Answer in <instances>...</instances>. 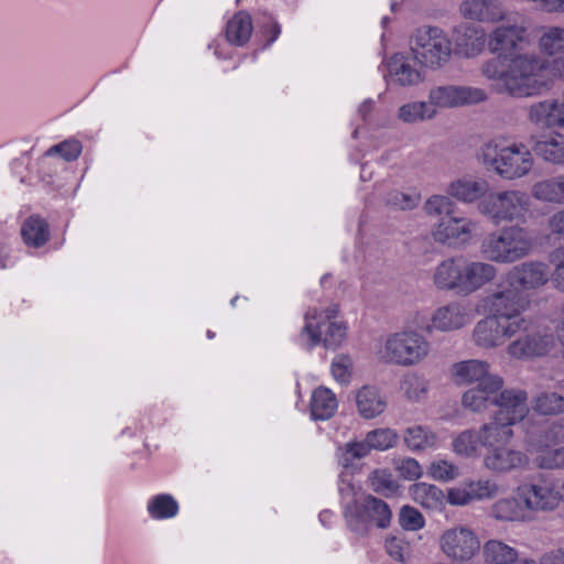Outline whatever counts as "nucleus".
Returning a JSON list of instances; mask_svg holds the SVG:
<instances>
[{
  "label": "nucleus",
  "instance_id": "f257e3e1",
  "mask_svg": "<svg viewBox=\"0 0 564 564\" xmlns=\"http://www.w3.org/2000/svg\"><path fill=\"white\" fill-rule=\"evenodd\" d=\"M530 44L528 26L505 22L487 34V48L495 55L482 62L480 74L492 91L512 98L533 97L549 90L552 79L545 74L549 62L535 52H519Z\"/></svg>",
  "mask_w": 564,
  "mask_h": 564
},
{
  "label": "nucleus",
  "instance_id": "f03ea898",
  "mask_svg": "<svg viewBox=\"0 0 564 564\" xmlns=\"http://www.w3.org/2000/svg\"><path fill=\"white\" fill-rule=\"evenodd\" d=\"M454 207L447 196L435 195L426 200L424 208L427 215L440 217L432 229L434 240L452 248H462L470 241L477 224L457 216Z\"/></svg>",
  "mask_w": 564,
  "mask_h": 564
},
{
  "label": "nucleus",
  "instance_id": "7ed1b4c3",
  "mask_svg": "<svg viewBox=\"0 0 564 564\" xmlns=\"http://www.w3.org/2000/svg\"><path fill=\"white\" fill-rule=\"evenodd\" d=\"M533 238L524 227L513 225L485 236L480 243L482 257L494 263L511 264L528 257Z\"/></svg>",
  "mask_w": 564,
  "mask_h": 564
},
{
  "label": "nucleus",
  "instance_id": "20e7f679",
  "mask_svg": "<svg viewBox=\"0 0 564 564\" xmlns=\"http://www.w3.org/2000/svg\"><path fill=\"white\" fill-rule=\"evenodd\" d=\"M481 159L485 165L494 170L505 180H517L525 176L533 167V156L523 143H508L492 140L481 148Z\"/></svg>",
  "mask_w": 564,
  "mask_h": 564
},
{
  "label": "nucleus",
  "instance_id": "39448f33",
  "mask_svg": "<svg viewBox=\"0 0 564 564\" xmlns=\"http://www.w3.org/2000/svg\"><path fill=\"white\" fill-rule=\"evenodd\" d=\"M338 306L332 304L325 310L310 308L304 316V326L300 333L301 345L311 350L319 344L326 348H337L346 338L347 327L341 322L333 321Z\"/></svg>",
  "mask_w": 564,
  "mask_h": 564
},
{
  "label": "nucleus",
  "instance_id": "423d86ee",
  "mask_svg": "<svg viewBox=\"0 0 564 564\" xmlns=\"http://www.w3.org/2000/svg\"><path fill=\"white\" fill-rule=\"evenodd\" d=\"M413 59L424 68L437 70L452 57V42L438 26L425 25L415 30L411 37Z\"/></svg>",
  "mask_w": 564,
  "mask_h": 564
},
{
  "label": "nucleus",
  "instance_id": "0eeeda50",
  "mask_svg": "<svg viewBox=\"0 0 564 564\" xmlns=\"http://www.w3.org/2000/svg\"><path fill=\"white\" fill-rule=\"evenodd\" d=\"M430 343L415 330H402L389 335L378 357L386 364L412 367L422 362L430 354Z\"/></svg>",
  "mask_w": 564,
  "mask_h": 564
},
{
  "label": "nucleus",
  "instance_id": "6e6552de",
  "mask_svg": "<svg viewBox=\"0 0 564 564\" xmlns=\"http://www.w3.org/2000/svg\"><path fill=\"white\" fill-rule=\"evenodd\" d=\"M531 206L527 193L517 189L489 193L478 203V212L495 226L525 217Z\"/></svg>",
  "mask_w": 564,
  "mask_h": 564
},
{
  "label": "nucleus",
  "instance_id": "1a4fd4ad",
  "mask_svg": "<svg viewBox=\"0 0 564 564\" xmlns=\"http://www.w3.org/2000/svg\"><path fill=\"white\" fill-rule=\"evenodd\" d=\"M528 306L529 301L508 283L498 284L497 289L485 299V307L489 315L510 323V325L522 332H527L530 324L523 316Z\"/></svg>",
  "mask_w": 564,
  "mask_h": 564
},
{
  "label": "nucleus",
  "instance_id": "9d476101",
  "mask_svg": "<svg viewBox=\"0 0 564 564\" xmlns=\"http://www.w3.org/2000/svg\"><path fill=\"white\" fill-rule=\"evenodd\" d=\"M516 492L528 512L552 511L563 499L556 481L544 476L533 477L521 484Z\"/></svg>",
  "mask_w": 564,
  "mask_h": 564
},
{
  "label": "nucleus",
  "instance_id": "9b49d317",
  "mask_svg": "<svg viewBox=\"0 0 564 564\" xmlns=\"http://www.w3.org/2000/svg\"><path fill=\"white\" fill-rule=\"evenodd\" d=\"M345 517L351 531L365 534L371 524L378 528H387L392 518L390 507L383 500L367 496L361 502H349Z\"/></svg>",
  "mask_w": 564,
  "mask_h": 564
},
{
  "label": "nucleus",
  "instance_id": "f8f14e48",
  "mask_svg": "<svg viewBox=\"0 0 564 564\" xmlns=\"http://www.w3.org/2000/svg\"><path fill=\"white\" fill-rule=\"evenodd\" d=\"M438 544L444 555L457 563L473 560L480 550V541L477 534L465 525L446 529L440 535Z\"/></svg>",
  "mask_w": 564,
  "mask_h": 564
},
{
  "label": "nucleus",
  "instance_id": "ddd939ff",
  "mask_svg": "<svg viewBox=\"0 0 564 564\" xmlns=\"http://www.w3.org/2000/svg\"><path fill=\"white\" fill-rule=\"evenodd\" d=\"M485 89L471 86L444 85L433 87L429 91V102L432 108H458L487 100Z\"/></svg>",
  "mask_w": 564,
  "mask_h": 564
},
{
  "label": "nucleus",
  "instance_id": "4468645a",
  "mask_svg": "<svg viewBox=\"0 0 564 564\" xmlns=\"http://www.w3.org/2000/svg\"><path fill=\"white\" fill-rule=\"evenodd\" d=\"M519 333H522V330L488 314L476 323L471 338L476 346L492 349L503 346Z\"/></svg>",
  "mask_w": 564,
  "mask_h": 564
},
{
  "label": "nucleus",
  "instance_id": "2eb2a0df",
  "mask_svg": "<svg viewBox=\"0 0 564 564\" xmlns=\"http://www.w3.org/2000/svg\"><path fill=\"white\" fill-rule=\"evenodd\" d=\"M550 279L546 263L542 261H525L512 267L505 275V281L511 288L523 292L535 291L544 286Z\"/></svg>",
  "mask_w": 564,
  "mask_h": 564
},
{
  "label": "nucleus",
  "instance_id": "dca6fc26",
  "mask_svg": "<svg viewBox=\"0 0 564 564\" xmlns=\"http://www.w3.org/2000/svg\"><path fill=\"white\" fill-rule=\"evenodd\" d=\"M511 341L507 352L516 359H531L547 354L554 346V337L546 330L529 332Z\"/></svg>",
  "mask_w": 564,
  "mask_h": 564
},
{
  "label": "nucleus",
  "instance_id": "f3484780",
  "mask_svg": "<svg viewBox=\"0 0 564 564\" xmlns=\"http://www.w3.org/2000/svg\"><path fill=\"white\" fill-rule=\"evenodd\" d=\"M499 485L492 479L465 481L447 492V502L452 506H467L474 501L490 500L498 496Z\"/></svg>",
  "mask_w": 564,
  "mask_h": 564
},
{
  "label": "nucleus",
  "instance_id": "a211bd4d",
  "mask_svg": "<svg viewBox=\"0 0 564 564\" xmlns=\"http://www.w3.org/2000/svg\"><path fill=\"white\" fill-rule=\"evenodd\" d=\"M497 410L494 415L512 426L521 422L529 414L528 393L522 389H501L497 393Z\"/></svg>",
  "mask_w": 564,
  "mask_h": 564
},
{
  "label": "nucleus",
  "instance_id": "6ab92c4d",
  "mask_svg": "<svg viewBox=\"0 0 564 564\" xmlns=\"http://www.w3.org/2000/svg\"><path fill=\"white\" fill-rule=\"evenodd\" d=\"M503 386L505 381L500 376L485 378L484 381L464 392L462 404L474 413H482L495 405L497 393Z\"/></svg>",
  "mask_w": 564,
  "mask_h": 564
},
{
  "label": "nucleus",
  "instance_id": "aec40b11",
  "mask_svg": "<svg viewBox=\"0 0 564 564\" xmlns=\"http://www.w3.org/2000/svg\"><path fill=\"white\" fill-rule=\"evenodd\" d=\"M482 464L486 469L495 474H508L525 468L529 464V457L521 451L496 446L487 451Z\"/></svg>",
  "mask_w": 564,
  "mask_h": 564
},
{
  "label": "nucleus",
  "instance_id": "412c9836",
  "mask_svg": "<svg viewBox=\"0 0 564 564\" xmlns=\"http://www.w3.org/2000/svg\"><path fill=\"white\" fill-rule=\"evenodd\" d=\"M470 322L468 310L458 302H452L435 310L431 316L427 332H454L463 328Z\"/></svg>",
  "mask_w": 564,
  "mask_h": 564
},
{
  "label": "nucleus",
  "instance_id": "4be33fe9",
  "mask_svg": "<svg viewBox=\"0 0 564 564\" xmlns=\"http://www.w3.org/2000/svg\"><path fill=\"white\" fill-rule=\"evenodd\" d=\"M453 40L457 53L467 58L478 56L487 46L485 30L471 23L457 25L453 31Z\"/></svg>",
  "mask_w": 564,
  "mask_h": 564
},
{
  "label": "nucleus",
  "instance_id": "5701e85b",
  "mask_svg": "<svg viewBox=\"0 0 564 564\" xmlns=\"http://www.w3.org/2000/svg\"><path fill=\"white\" fill-rule=\"evenodd\" d=\"M528 118L540 128L564 129V91L560 99H545L531 105Z\"/></svg>",
  "mask_w": 564,
  "mask_h": 564
},
{
  "label": "nucleus",
  "instance_id": "b1692460",
  "mask_svg": "<svg viewBox=\"0 0 564 564\" xmlns=\"http://www.w3.org/2000/svg\"><path fill=\"white\" fill-rule=\"evenodd\" d=\"M498 274V269L489 262L467 261L463 263V295H469L492 282Z\"/></svg>",
  "mask_w": 564,
  "mask_h": 564
},
{
  "label": "nucleus",
  "instance_id": "393cba45",
  "mask_svg": "<svg viewBox=\"0 0 564 564\" xmlns=\"http://www.w3.org/2000/svg\"><path fill=\"white\" fill-rule=\"evenodd\" d=\"M463 257H453L441 261L434 269L432 280L436 289L462 294Z\"/></svg>",
  "mask_w": 564,
  "mask_h": 564
},
{
  "label": "nucleus",
  "instance_id": "a878e982",
  "mask_svg": "<svg viewBox=\"0 0 564 564\" xmlns=\"http://www.w3.org/2000/svg\"><path fill=\"white\" fill-rule=\"evenodd\" d=\"M459 12L466 19L482 23H496L506 18L499 0H464Z\"/></svg>",
  "mask_w": 564,
  "mask_h": 564
},
{
  "label": "nucleus",
  "instance_id": "bb28decb",
  "mask_svg": "<svg viewBox=\"0 0 564 564\" xmlns=\"http://www.w3.org/2000/svg\"><path fill=\"white\" fill-rule=\"evenodd\" d=\"M540 52L547 56L553 57L549 61V67L545 74L553 80V77H558L555 73L553 64L555 61L564 57V28L562 26H543L538 40Z\"/></svg>",
  "mask_w": 564,
  "mask_h": 564
},
{
  "label": "nucleus",
  "instance_id": "cd10ccee",
  "mask_svg": "<svg viewBox=\"0 0 564 564\" xmlns=\"http://www.w3.org/2000/svg\"><path fill=\"white\" fill-rule=\"evenodd\" d=\"M387 74L393 83L402 87L415 86L424 80V73L403 54H394L388 59Z\"/></svg>",
  "mask_w": 564,
  "mask_h": 564
},
{
  "label": "nucleus",
  "instance_id": "c85d7f7f",
  "mask_svg": "<svg viewBox=\"0 0 564 564\" xmlns=\"http://www.w3.org/2000/svg\"><path fill=\"white\" fill-rule=\"evenodd\" d=\"M356 405L364 419L381 415L388 405L386 394L376 386L366 384L356 391Z\"/></svg>",
  "mask_w": 564,
  "mask_h": 564
},
{
  "label": "nucleus",
  "instance_id": "c756f323",
  "mask_svg": "<svg viewBox=\"0 0 564 564\" xmlns=\"http://www.w3.org/2000/svg\"><path fill=\"white\" fill-rule=\"evenodd\" d=\"M489 368V364L485 360L470 359L454 364L451 371L456 383L468 384L473 382L480 383L485 378L499 376L490 373Z\"/></svg>",
  "mask_w": 564,
  "mask_h": 564
},
{
  "label": "nucleus",
  "instance_id": "7c9ffc66",
  "mask_svg": "<svg viewBox=\"0 0 564 564\" xmlns=\"http://www.w3.org/2000/svg\"><path fill=\"white\" fill-rule=\"evenodd\" d=\"M489 184L482 178H462L449 184L447 193L452 197L464 202L474 203L486 197L489 193Z\"/></svg>",
  "mask_w": 564,
  "mask_h": 564
},
{
  "label": "nucleus",
  "instance_id": "2f4dec72",
  "mask_svg": "<svg viewBox=\"0 0 564 564\" xmlns=\"http://www.w3.org/2000/svg\"><path fill=\"white\" fill-rule=\"evenodd\" d=\"M478 433L480 445L487 449L508 443L513 437L512 425L503 420H497L496 415L490 422L482 424Z\"/></svg>",
  "mask_w": 564,
  "mask_h": 564
},
{
  "label": "nucleus",
  "instance_id": "473e14b6",
  "mask_svg": "<svg viewBox=\"0 0 564 564\" xmlns=\"http://www.w3.org/2000/svg\"><path fill=\"white\" fill-rule=\"evenodd\" d=\"M410 495L415 503L432 511H441L447 501V495L441 488L426 482L413 484Z\"/></svg>",
  "mask_w": 564,
  "mask_h": 564
},
{
  "label": "nucleus",
  "instance_id": "72a5a7b5",
  "mask_svg": "<svg viewBox=\"0 0 564 564\" xmlns=\"http://www.w3.org/2000/svg\"><path fill=\"white\" fill-rule=\"evenodd\" d=\"M482 558L486 564H516L519 552L502 540L489 539L482 545Z\"/></svg>",
  "mask_w": 564,
  "mask_h": 564
},
{
  "label": "nucleus",
  "instance_id": "f704fd0d",
  "mask_svg": "<svg viewBox=\"0 0 564 564\" xmlns=\"http://www.w3.org/2000/svg\"><path fill=\"white\" fill-rule=\"evenodd\" d=\"M531 195L541 202L564 205V175L534 183L531 188Z\"/></svg>",
  "mask_w": 564,
  "mask_h": 564
},
{
  "label": "nucleus",
  "instance_id": "c9c22d12",
  "mask_svg": "<svg viewBox=\"0 0 564 564\" xmlns=\"http://www.w3.org/2000/svg\"><path fill=\"white\" fill-rule=\"evenodd\" d=\"M527 509L519 497H506L497 500L490 509V514L498 521L521 522L527 520Z\"/></svg>",
  "mask_w": 564,
  "mask_h": 564
},
{
  "label": "nucleus",
  "instance_id": "e433bc0d",
  "mask_svg": "<svg viewBox=\"0 0 564 564\" xmlns=\"http://www.w3.org/2000/svg\"><path fill=\"white\" fill-rule=\"evenodd\" d=\"M21 236L26 246L40 248L50 239L48 224L39 215H32L24 220Z\"/></svg>",
  "mask_w": 564,
  "mask_h": 564
},
{
  "label": "nucleus",
  "instance_id": "4c0bfd02",
  "mask_svg": "<svg viewBox=\"0 0 564 564\" xmlns=\"http://www.w3.org/2000/svg\"><path fill=\"white\" fill-rule=\"evenodd\" d=\"M338 408V402L332 390L319 387L314 390L311 399V413L315 420L330 419Z\"/></svg>",
  "mask_w": 564,
  "mask_h": 564
},
{
  "label": "nucleus",
  "instance_id": "58836bf2",
  "mask_svg": "<svg viewBox=\"0 0 564 564\" xmlns=\"http://www.w3.org/2000/svg\"><path fill=\"white\" fill-rule=\"evenodd\" d=\"M252 30L250 14L246 11H239L227 22L226 37L231 44L241 46L249 41Z\"/></svg>",
  "mask_w": 564,
  "mask_h": 564
},
{
  "label": "nucleus",
  "instance_id": "ea45409f",
  "mask_svg": "<svg viewBox=\"0 0 564 564\" xmlns=\"http://www.w3.org/2000/svg\"><path fill=\"white\" fill-rule=\"evenodd\" d=\"M535 153L544 161L553 164L564 163V135L552 132L534 145Z\"/></svg>",
  "mask_w": 564,
  "mask_h": 564
},
{
  "label": "nucleus",
  "instance_id": "a19ab883",
  "mask_svg": "<svg viewBox=\"0 0 564 564\" xmlns=\"http://www.w3.org/2000/svg\"><path fill=\"white\" fill-rule=\"evenodd\" d=\"M404 443L411 451H425L436 446L437 435L426 426L413 425L404 431Z\"/></svg>",
  "mask_w": 564,
  "mask_h": 564
},
{
  "label": "nucleus",
  "instance_id": "79ce46f5",
  "mask_svg": "<svg viewBox=\"0 0 564 564\" xmlns=\"http://www.w3.org/2000/svg\"><path fill=\"white\" fill-rule=\"evenodd\" d=\"M436 112L430 102L412 101L399 108L398 118L404 123H416L433 119Z\"/></svg>",
  "mask_w": 564,
  "mask_h": 564
},
{
  "label": "nucleus",
  "instance_id": "37998d69",
  "mask_svg": "<svg viewBox=\"0 0 564 564\" xmlns=\"http://www.w3.org/2000/svg\"><path fill=\"white\" fill-rule=\"evenodd\" d=\"M148 512L155 520L171 519L177 514L178 503L171 495H156L149 501Z\"/></svg>",
  "mask_w": 564,
  "mask_h": 564
},
{
  "label": "nucleus",
  "instance_id": "c03bdc74",
  "mask_svg": "<svg viewBox=\"0 0 564 564\" xmlns=\"http://www.w3.org/2000/svg\"><path fill=\"white\" fill-rule=\"evenodd\" d=\"M369 453L370 451L365 441L348 442L337 448L336 458L340 466L344 468H350L355 466L357 460L368 456Z\"/></svg>",
  "mask_w": 564,
  "mask_h": 564
},
{
  "label": "nucleus",
  "instance_id": "a18cd8bd",
  "mask_svg": "<svg viewBox=\"0 0 564 564\" xmlns=\"http://www.w3.org/2000/svg\"><path fill=\"white\" fill-rule=\"evenodd\" d=\"M564 444V417L546 426L531 445L534 451H542L554 445Z\"/></svg>",
  "mask_w": 564,
  "mask_h": 564
},
{
  "label": "nucleus",
  "instance_id": "49530a36",
  "mask_svg": "<svg viewBox=\"0 0 564 564\" xmlns=\"http://www.w3.org/2000/svg\"><path fill=\"white\" fill-rule=\"evenodd\" d=\"M480 445V436L478 431L466 430L453 441V449L456 454L465 457L478 456V446Z\"/></svg>",
  "mask_w": 564,
  "mask_h": 564
},
{
  "label": "nucleus",
  "instance_id": "de8ad7c7",
  "mask_svg": "<svg viewBox=\"0 0 564 564\" xmlns=\"http://www.w3.org/2000/svg\"><path fill=\"white\" fill-rule=\"evenodd\" d=\"M368 484L375 492L383 496H392L399 489L398 482L387 469L373 470L368 478Z\"/></svg>",
  "mask_w": 564,
  "mask_h": 564
},
{
  "label": "nucleus",
  "instance_id": "09e8293b",
  "mask_svg": "<svg viewBox=\"0 0 564 564\" xmlns=\"http://www.w3.org/2000/svg\"><path fill=\"white\" fill-rule=\"evenodd\" d=\"M369 451H387L398 442V434L391 429H377L367 433L364 440Z\"/></svg>",
  "mask_w": 564,
  "mask_h": 564
},
{
  "label": "nucleus",
  "instance_id": "8fccbe9b",
  "mask_svg": "<svg viewBox=\"0 0 564 564\" xmlns=\"http://www.w3.org/2000/svg\"><path fill=\"white\" fill-rule=\"evenodd\" d=\"M533 409L544 415H553L564 412V398L555 392L540 394Z\"/></svg>",
  "mask_w": 564,
  "mask_h": 564
},
{
  "label": "nucleus",
  "instance_id": "3c124183",
  "mask_svg": "<svg viewBox=\"0 0 564 564\" xmlns=\"http://www.w3.org/2000/svg\"><path fill=\"white\" fill-rule=\"evenodd\" d=\"M538 453L535 457L536 465L540 468L554 469L564 468V447L552 449L543 448L542 451H535Z\"/></svg>",
  "mask_w": 564,
  "mask_h": 564
},
{
  "label": "nucleus",
  "instance_id": "603ef678",
  "mask_svg": "<svg viewBox=\"0 0 564 564\" xmlns=\"http://www.w3.org/2000/svg\"><path fill=\"white\" fill-rule=\"evenodd\" d=\"M419 194H406L400 191H391L387 194L386 203L387 205L401 209L409 210L413 209L420 203Z\"/></svg>",
  "mask_w": 564,
  "mask_h": 564
},
{
  "label": "nucleus",
  "instance_id": "864d4df0",
  "mask_svg": "<svg viewBox=\"0 0 564 564\" xmlns=\"http://www.w3.org/2000/svg\"><path fill=\"white\" fill-rule=\"evenodd\" d=\"M82 152V144L76 140H66L51 147L46 151L47 156L59 155L67 162L76 160Z\"/></svg>",
  "mask_w": 564,
  "mask_h": 564
},
{
  "label": "nucleus",
  "instance_id": "5fc2aeb1",
  "mask_svg": "<svg viewBox=\"0 0 564 564\" xmlns=\"http://www.w3.org/2000/svg\"><path fill=\"white\" fill-rule=\"evenodd\" d=\"M352 360L347 355H338L332 361V375L340 383H348L351 377Z\"/></svg>",
  "mask_w": 564,
  "mask_h": 564
},
{
  "label": "nucleus",
  "instance_id": "6e6d98bb",
  "mask_svg": "<svg viewBox=\"0 0 564 564\" xmlns=\"http://www.w3.org/2000/svg\"><path fill=\"white\" fill-rule=\"evenodd\" d=\"M399 521L403 529L410 531L420 530L425 524V520L422 513L410 506H404L401 509Z\"/></svg>",
  "mask_w": 564,
  "mask_h": 564
},
{
  "label": "nucleus",
  "instance_id": "4d7b16f0",
  "mask_svg": "<svg viewBox=\"0 0 564 564\" xmlns=\"http://www.w3.org/2000/svg\"><path fill=\"white\" fill-rule=\"evenodd\" d=\"M429 473L435 480L449 481L458 476V468L454 464L441 459L431 464Z\"/></svg>",
  "mask_w": 564,
  "mask_h": 564
},
{
  "label": "nucleus",
  "instance_id": "13d9d810",
  "mask_svg": "<svg viewBox=\"0 0 564 564\" xmlns=\"http://www.w3.org/2000/svg\"><path fill=\"white\" fill-rule=\"evenodd\" d=\"M550 262L554 265V286L564 292V245L555 248L550 254Z\"/></svg>",
  "mask_w": 564,
  "mask_h": 564
},
{
  "label": "nucleus",
  "instance_id": "bf43d9fd",
  "mask_svg": "<svg viewBox=\"0 0 564 564\" xmlns=\"http://www.w3.org/2000/svg\"><path fill=\"white\" fill-rule=\"evenodd\" d=\"M395 468L400 475L406 480L419 479L422 474V467L414 458L406 457L395 462Z\"/></svg>",
  "mask_w": 564,
  "mask_h": 564
},
{
  "label": "nucleus",
  "instance_id": "052dcab7",
  "mask_svg": "<svg viewBox=\"0 0 564 564\" xmlns=\"http://www.w3.org/2000/svg\"><path fill=\"white\" fill-rule=\"evenodd\" d=\"M401 389L410 400H419L426 390L422 379L414 375L403 378Z\"/></svg>",
  "mask_w": 564,
  "mask_h": 564
},
{
  "label": "nucleus",
  "instance_id": "680f3d73",
  "mask_svg": "<svg viewBox=\"0 0 564 564\" xmlns=\"http://www.w3.org/2000/svg\"><path fill=\"white\" fill-rule=\"evenodd\" d=\"M406 549V545L397 538H390L386 541V550L388 554L397 561H404Z\"/></svg>",
  "mask_w": 564,
  "mask_h": 564
},
{
  "label": "nucleus",
  "instance_id": "e2e57ef3",
  "mask_svg": "<svg viewBox=\"0 0 564 564\" xmlns=\"http://www.w3.org/2000/svg\"><path fill=\"white\" fill-rule=\"evenodd\" d=\"M549 228L553 234L564 235V209L556 212L550 217Z\"/></svg>",
  "mask_w": 564,
  "mask_h": 564
},
{
  "label": "nucleus",
  "instance_id": "0e129e2a",
  "mask_svg": "<svg viewBox=\"0 0 564 564\" xmlns=\"http://www.w3.org/2000/svg\"><path fill=\"white\" fill-rule=\"evenodd\" d=\"M535 2L546 12H564V0H535Z\"/></svg>",
  "mask_w": 564,
  "mask_h": 564
},
{
  "label": "nucleus",
  "instance_id": "69168bd1",
  "mask_svg": "<svg viewBox=\"0 0 564 564\" xmlns=\"http://www.w3.org/2000/svg\"><path fill=\"white\" fill-rule=\"evenodd\" d=\"M540 562L541 564H564V547L545 553Z\"/></svg>",
  "mask_w": 564,
  "mask_h": 564
},
{
  "label": "nucleus",
  "instance_id": "338daca9",
  "mask_svg": "<svg viewBox=\"0 0 564 564\" xmlns=\"http://www.w3.org/2000/svg\"><path fill=\"white\" fill-rule=\"evenodd\" d=\"M339 492L344 499L350 500L355 496V486L350 481L345 482V480H343Z\"/></svg>",
  "mask_w": 564,
  "mask_h": 564
},
{
  "label": "nucleus",
  "instance_id": "774afa93",
  "mask_svg": "<svg viewBox=\"0 0 564 564\" xmlns=\"http://www.w3.org/2000/svg\"><path fill=\"white\" fill-rule=\"evenodd\" d=\"M553 67L555 73L558 75V78L564 79V57L554 62Z\"/></svg>",
  "mask_w": 564,
  "mask_h": 564
}]
</instances>
